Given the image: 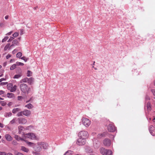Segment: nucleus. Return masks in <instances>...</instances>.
I'll return each mask as SVG.
<instances>
[{
    "instance_id": "obj_11",
    "label": "nucleus",
    "mask_w": 155,
    "mask_h": 155,
    "mask_svg": "<svg viewBox=\"0 0 155 155\" xmlns=\"http://www.w3.org/2000/svg\"><path fill=\"white\" fill-rule=\"evenodd\" d=\"M41 144L42 149H46L48 148V144L44 142H40L39 143Z\"/></svg>"
},
{
    "instance_id": "obj_47",
    "label": "nucleus",
    "mask_w": 155,
    "mask_h": 155,
    "mask_svg": "<svg viewBox=\"0 0 155 155\" xmlns=\"http://www.w3.org/2000/svg\"><path fill=\"white\" fill-rule=\"evenodd\" d=\"M11 57V55L10 54H8L6 56V58L7 59H8L9 58Z\"/></svg>"
},
{
    "instance_id": "obj_3",
    "label": "nucleus",
    "mask_w": 155,
    "mask_h": 155,
    "mask_svg": "<svg viewBox=\"0 0 155 155\" xmlns=\"http://www.w3.org/2000/svg\"><path fill=\"white\" fill-rule=\"evenodd\" d=\"M100 153L103 155H112V151L110 150L105 149L103 147L100 149Z\"/></svg>"
},
{
    "instance_id": "obj_2",
    "label": "nucleus",
    "mask_w": 155,
    "mask_h": 155,
    "mask_svg": "<svg viewBox=\"0 0 155 155\" xmlns=\"http://www.w3.org/2000/svg\"><path fill=\"white\" fill-rule=\"evenodd\" d=\"M24 137L26 140L27 139H30L31 140H39V138L36 136L35 134L33 133H28L24 134Z\"/></svg>"
},
{
    "instance_id": "obj_8",
    "label": "nucleus",
    "mask_w": 155,
    "mask_h": 155,
    "mask_svg": "<svg viewBox=\"0 0 155 155\" xmlns=\"http://www.w3.org/2000/svg\"><path fill=\"white\" fill-rule=\"evenodd\" d=\"M8 89L10 90L11 92H14L16 90L17 86L16 85L13 86L12 84H9L7 85Z\"/></svg>"
},
{
    "instance_id": "obj_35",
    "label": "nucleus",
    "mask_w": 155,
    "mask_h": 155,
    "mask_svg": "<svg viewBox=\"0 0 155 155\" xmlns=\"http://www.w3.org/2000/svg\"><path fill=\"white\" fill-rule=\"evenodd\" d=\"M16 121V118H14L12 120H11L10 123L11 124H13L15 123Z\"/></svg>"
},
{
    "instance_id": "obj_38",
    "label": "nucleus",
    "mask_w": 155,
    "mask_h": 155,
    "mask_svg": "<svg viewBox=\"0 0 155 155\" xmlns=\"http://www.w3.org/2000/svg\"><path fill=\"white\" fill-rule=\"evenodd\" d=\"M0 104L2 106H5L6 104V103L4 101H0Z\"/></svg>"
},
{
    "instance_id": "obj_10",
    "label": "nucleus",
    "mask_w": 155,
    "mask_h": 155,
    "mask_svg": "<svg viewBox=\"0 0 155 155\" xmlns=\"http://www.w3.org/2000/svg\"><path fill=\"white\" fill-rule=\"evenodd\" d=\"M17 120L18 123L19 124H24L27 122V119L24 118H18Z\"/></svg>"
},
{
    "instance_id": "obj_4",
    "label": "nucleus",
    "mask_w": 155,
    "mask_h": 155,
    "mask_svg": "<svg viewBox=\"0 0 155 155\" xmlns=\"http://www.w3.org/2000/svg\"><path fill=\"white\" fill-rule=\"evenodd\" d=\"M31 114V111L29 110L25 109L23 111L19 112L17 115L18 117L22 116L23 115L29 117Z\"/></svg>"
},
{
    "instance_id": "obj_34",
    "label": "nucleus",
    "mask_w": 155,
    "mask_h": 155,
    "mask_svg": "<svg viewBox=\"0 0 155 155\" xmlns=\"http://www.w3.org/2000/svg\"><path fill=\"white\" fill-rule=\"evenodd\" d=\"M22 53L21 52H19L16 54V57L17 58H20L22 56Z\"/></svg>"
},
{
    "instance_id": "obj_59",
    "label": "nucleus",
    "mask_w": 155,
    "mask_h": 155,
    "mask_svg": "<svg viewBox=\"0 0 155 155\" xmlns=\"http://www.w3.org/2000/svg\"><path fill=\"white\" fill-rule=\"evenodd\" d=\"M2 108L1 107H0V111L2 110Z\"/></svg>"
},
{
    "instance_id": "obj_61",
    "label": "nucleus",
    "mask_w": 155,
    "mask_h": 155,
    "mask_svg": "<svg viewBox=\"0 0 155 155\" xmlns=\"http://www.w3.org/2000/svg\"><path fill=\"white\" fill-rule=\"evenodd\" d=\"M13 143H16V141H13Z\"/></svg>"
},
{
    "instance_id": "obj_63",
    "label": "nucleus",
    "mask_w": 155,
    "mask_h": 155,
    "mask_svg": "<svg viewBox=\"0 0 155 155\" xmlns=\"http://www.w3.org/2000/svg\"><path fill=\"white\" fill-rule=\"evenodd\" d=\"M6 77V79L8 78V77H7V75H6L5 76V77Z\"/></svg>"
},
{
    "instance_id": "obj_43",
    "label": "nucleus",
    "mask_w": 155,
    "mask_h": 155,
    "mask_svg": "<svg viewBox=\"0 0 155 155\" xmlns=\"http://www.w3.org/2000/svg\"><path fill=\"white\" fill-rule=\"evenodd\" d=\"M14 39V38L13 37H10L9 40L8 41V42H10L12 41Z\"/></svg>"
},
{
    "instance_id": "obj_12",
    "label": "nucleus",
    "mask_w": 155,
    "mask_h": 155,
    "mask_svg": "<svg viewBox=\"0 0 155 155\" xmlns=\"http://www.w3.org/2000/svg\"><path fill=\"white\" fill-rule=\"evenodd\" d=\"M108 130L110 132H113L116 130L115 127L112 124H110L107 127Z\"/></svg>"
},
{
    "instance_id": "obj_32",
    "label": "nucleus",
    "mask_w": 155,
    "mask_h": 155,
    "mask_svg": "<svg viewBox=\"0 0 155 155\" xmlns=\"http://www.w3.org/2000/svg\"><path fill=\"white\" fill-rule=\"evenodd\" d=\"M16 66V64H13L12 66H11L10 68V70H13L14 69H15Z\"/></svg>"
},
{
    "instance_id": "obj_33",
    "label": "nucleus",
    "mask_w": 155,
    "mask_h": 155,
    "mask_svg": "<svg viewBox=\"0 0 155 155\" xmlns=\"http://www.w3.org/2000/svg\"><path fill=\"white\" fill-rule=\"evenodd\" d=\"M19 35V33L18 32H16L14 33L12 35V36L13 38H16Z\"/></svg>"
},
{
    "instance_id": "obj_46",
    "label": "nucleus",
    "mask_w": 155,
    "mask_h": 155,
    "mask_svg": "<svg viewBox=\"0 0 155 155\" xmlns=\"http://www.w3.org/2000/svg\"><path fill=\"white\" fill-rule=\"evenodd\" d=\"M6 77L5 78H2L0 79V82H1L2 81H5L6 80Z\"/></svg>"
},
{
    "instance_id": "obj_37",
    "label": "nucleus",
    "mask_w": 155,
    "mask_h": 155,
    "mask_svg": "<svg viewBox=\"0 0 155 155\" xmlns=\"http://www.w3.org/2000/svg\"><path fill=\"white\" fill-rule=\"evenodd\" d=\"M8 38V36H5L4 38L2 40V42H4L6 41L7 39Z\"/></svg>"
},
{
    "instance_id": "obj_13",
    "label": "nucleus",
    "mask_w": 155,
    "mask_h": 155,
    "mask_svg": "<svg viewBox=\"0 0 155 155\" xmlns=\"http://www.w3.org/2000/svg\"><path fill=\"white\" fill-rule=\"evenodd\" d=\"M111 143V140L109 139H106L103 141V144L105 146H110Z\"/></svg>"
},
{
    "instance_id": "obj_29",
    "label": "nucleus",
    "mask_w": 155,
    "mask_h": 155,
    "mask_svg": "<svg viewBox=\"0 0 155 155\" xmlns=\"http://www.w3.org/2000/svg\"><path fill=\"white\" fill-rule=\"evenodd\" d=\"M72 154V151L71 150H68L67 151L64 155H71Z\"/></svg>"
},
{
    "instance_id": "obj_17",
    "label": "nucleus",
    "mask_w": 155,
    "mask_h": 155,
    "mask_svg": "<svg viewBox=\"0 0 155 155\" xmlns=\"http://www.w3.org/2000/svg\"><path fill=\"white\" fill-rule=\"evenodd\" d=\"M5 138L8 141H11L12 140V137L9 134H6L5 135Z\"/></svg>"
},
{
    "instance_id": "obj_31",
    "label": "nucleus",
    "mask_w": 155,
    "mask_h": 155,
    "mask_svg": "<svg viewBox=\"0 0 155 155\" xmlns=\"http://www.w3.org/2000/svg\"><path fill=\"white\" fill-rule=\"evenodd\" d=\"M32 72L31 71L28 70L27 72V76L28 77H30L32 76Z\"/></svg>"
},
{
    "instance_id": "obj_36",
    "label": "nucleus",
    "mask_w": 155,
    "mask_h": 155,
    "mask_svg": "<svg viewBox=\"0 0 155 155\" xmlns=\"http://www.w3.org/2000/svg\"><path fill=\"white\" fill-rule=\"evenodd\" d=\"M20 58L22 60H24L25 62H26L28 59V58H27L25 57H23Z\"/></svg>"
},
{
    "instance_id": "obj_1",
    "label": "nucleus",
    "mask_w": 155,
    "mask_h": 155,
    "mask_svg": "<svg viewBox=\"0 0 155 155\" xmlns=\"http://www.w3.org/2000/svg\"><path fill=\"white\" fill-rule=\"evenodd\" d=\"M21 91L24 93L29 94L31 91V88L26 84H21L20 85Z\"/></svg>"
},
{
    "instance_id": "obj_18",
    "label": "nucleus",
    "mask_w": 155,
    "mask_h": 155,
    "mask_svg": "<svg viewBox=\"0 0 155 155\" xmlns=\"http://www.w3.org/2000/svg\"><path fill=\"white\" fill-rule=\"evenodd\" d=\"M18 133L19 134H21L22 131L25 130V128L22 126H20L18 127Z\"/></svg>"
},
{
    "instance_id": "obj_25",
    "label": "nucleus",
    "mask_w": 155,
    "mask_h": 155,
    "mask_svg": "<svg viewBox=\"0 0 155 155\" xmlns=\"http://www.w3.org/2000/svg\"><path fill=\"white\" fill-rule=\"evenodd\" d=\"M12 115V113L11 112L8 113H5V114L4 116L5 117H11Z\"/></svg>"
},
{
    "instance_id": "obj_50",
    "label": "nucleus",
    "mask_w": 155,
    "mask_h": 155,
    "mask_svg": "<svg viewBox=\"0 0 155 155\" xmlns=\"http://www.w3.org/2000/svg\"><path fill=\"white\" fill-rule=\"evenodd\" d=\"M18 100H20L22 98V97L21 96H18Z\"/></svg>"
},
{
    "instance_id": "obj_45",
    "label": "nucleus",
    "mask_w": 155,
    "mask_h": 155,
    "mask_svg": "<svg viewBox=\"0 0 155 155\" xmlns=\"http://www.w3.org/2000/svg\"><path fill=\"white\" fill-rule=\"evenodd\" d=\"M151 92L153 94V95L155 96V89H152L151 90Z\"/></svg>"
},
{
    "instance_id": "obj_55",
    "label": "nucleus",
    "mask_w": 155,
    "mask_h": 155,
    "mask_svg": "<svg viewBox=\"0 0 155 155\" xmlns=\"http://www.w3.org/2000/svg\"><path fill=\"white\" fill-rule=\"evenodd\" d=\"M8 18V15H6L5 17V19H7Z\"/></svg>"
},
{
    "instance_id": "obj_7",
    "label": "nucleus",
    "mask_w": 155,
    "mask_h": 155,
    "mask_svg": "<svg viewBox=\"0 0 155 155\" xmlns=\"http://www.w3.org/2000/svg\"><path fill=\"white\" fill-rule=\"evenodd\" d=\"M86 142V140L84 138L79 137V138L77 140L76 143L79 146H82L84 145Z\"/></svg>"
},
{
    "instance_id": "obj_56",
    "label": "nucleus",
    "mask_w": 155,
    "mask_h": 155,
    "mask_svg": "<svg viewBox=\"0 0 155 155\" xmlns=\"http://www.w3.org/2000/svg\"><path fill=\"white\" fill-rule=\"evenodd\" d=\"M12 102H9V103H8V105L9 106H11V105H12Z\"/></svg>"
},
{
    "instance_id": "obj_24",
    "label": "nucleus",
    "mask_w": 155,
    "mask_h": 155,
    "mask_svg": "<svg viewBox=\"0 0 155 155\" xmlns=\"http://www.w3.org/2000/svg\"><path fill=\"white\" fill-rule=\"evenodd\" d=\"M25 107L28 109H31L34 107L31 104H29L25 106Z\"/></svg>"
},
{
    "instance_id": "obj_54",
    "label": "nucleus",
    "mask_w": 155,
    "mask_h": 155,
    "mask_svg": "<svg viewBox=\"0 0 155 155\" xmlns=\"http://www.w3.org/2000/svg\"><path fill=\"white\" fill-rule=\"evenodd\" d=\"M6 65H7V63L6 62H4L3 64V66L4 67H5Z\"/></svg>"
},
{
    "instance_id": "obj_53",
    "label": "nucleus",
    "mask_w": 155,
    "mask_h": 155,
    "mask_svg": "<svg viewBox=\"0 0 155 155\" xmlns=\"http://www.w3.org/2000/svg\"><path fill=\"white\" fill-rule=\"evenodd\" d=\"M4 25L3 23H1L0 24V26L1 27H2L4 26Z\"/></svg>"
},
{
    "instance_id": "obj_41",
    "label": "nucleus",
    "mask_w": 155,
    "mask_h": 155,
    "mask_svg": "<svg viewBox=\"0 0 155 155\" xmlns=\"http://www.w3.org/2000/svg\"><path fill=\"white\" fill-rule=\"evenodd\" d=\"M20 35H22L23 34L24 30L23 29H21L20 30Z\"/></svg>"
},
{
    "instance_id": "obj_30",
    "label": "nucleus",
    "mask_w": 155,
    "mask_h": 155,
    "mask_svg": "<svg viewBox=\"0 0 155 155\" xmlns=\"http://www.w3.org/2000/svg\"><path fill=\"white\" fill-rule=\"evenodd\" d=\"M10 44L9 43L7 44L5 47L4 50L5 51L7 50L8 49L10 48Z\"/></svg>"
},
{
    "instance_id": "obj_23",
    "label": "nucleus",
    "mask_w": 155,
    "mask_h": 155,
    "mask_svg": "<svg viewBox=\"0 0 155 155\" xmlns=\"http://www.w3.org/2000/svg\"><path fill=\"white\" fill-rule=\"evenodd\" d=\"M28 81L27 82L29 84H31L33 83L34 81V79L32 78H28Z\"/></svg>"
},
{
    "instance_id": "obj_27",
    "label": "nucleus",
    "mask_w": 155,
    "mask_h": 155,
    "mask_svg": "<svg viewBox=\"0 0 155 155\" xmlns=\"http://www.w3.org/2000/svg\"><path fill=\"white\" fill-rule=\"evenodd\" d=\"M20 110V109L19 108H16L13 109L12 110V112L13 114H15L17 112Z\"/></svg>"
},
{
    "instance_id": "obj_44",
    "label": "nucleus",
    "mask_w": 155,
    "mask_h": 155,
    "mask_svg": "<svg viewBox=\"0 0 155 155\" xmlns=\"http://www.w3.org/2000/svg\"><path fill=\"white\" fill-rule=\"evenodd\" d=\"M6 154L5 152H0V155H6Z\"/></svg>"
},
{
    "instance_id": "obj_52",
    "label": "nucleus",
    "mask_w": 155,
    "mask_h": 155,
    "mask_svg": "<svg viewBox=\"0 0 155 155\" xmlns=\"http://www.w3.org/2000/svg\"><path fill=\"white\" fill-rule=\"evenodd\" d=\"M16 52V49H15L12 52V53L13 54H14Z\"/></svg>"
},
{
    "instance_id": "obj_22",
    "label": "nucleus",
    "mask_w": 155,
    "mask_h": 155,
    "mask_svg": "<svg viewBox=\"0 0 155 155\" xmlns=\"http://www.w3.org/2000/svg\"><path fill=\"white\" fill-rule=\"evenodd\" d=\"M7 97L9 98H12L14 97V95L12 93H8L7 94Z\"/></svg>"
},
{
    "instance_id": "obj_9",
    "label": "nucleus",
    "mask_w": 155,
    "mask_h": 155,
    "mask_svg": "<svg viewBox=\"0 0 155 155\" xmlns=\"http://www.w3.org/2000/svg\"><path fill=\"white\" fill-rule=\"evenodd\" d=\"M39 143L40 142H38L36 144H35L34 148V150L37 152H40L42 150L41 144H39Z\"/></svg>"
},
{
    "instance_id": "obj_62",
    "label": "nucleus",
    "mask_w": 155,
    "mask_h": 155,
    "mask_svg": "<svg viewBox=\"0 0 155 155\" xmlns=\"http://www.w3.org/2000/svg\"><path fill=\"white\" fill-rule=\"evenodd\" d=\"M3 75V74H2L1 75H0V77L2 76Z\"/></svg>"
},
{
    "instance_id": "obj_15",
    "label": "nucleus",
    "mask_w": 155,
    "mask_h": 155,
    "mask_svg": "<svg viewBox=\"0 0 155 155\" xmlns=\"http://www.w3.org/2000/svg\"><path fill=\"white\" fill-rule=\"evenodd\" d=\"M22 76V71L21 69H20L18 74H15L13 77L14 79H18Z\"/></svg>"
},
{
    "instance_id": "obj_48",
    "label": "nucleus",
    "mask_w": 155,
    "mask_h": 155,
    "mask_svg": "<svg viewBox=\"0 0 155 155\" xmlns=\"http://www.w3.org/2000/svg\"><path fill=\"white\" fill-rule=\"evenodd\" d=\"M13 32V31H10V32H8V33H7L6 34V35H11V34Z\"/></svg>"
},
{
    "instance_id": "obj_42",
    "label": "nucleus",
    "mask_w": 155,
    "mask_h": 155,
    "mask_svg": "<svg viewBox=\"0 0 155 155\" xmlns=\"http://www.w3.org/2000/svg\"><path fill=\"white\" fill-rule=\"evenodd\" d=\"M5 127L6 130H11V128L8 125H6L5 126Z\"/></svg>"
},
{
    "instance_id": "obj_26",
    "label": "nucleus",
    "mask_w": 155,
    "mask_h": 155,
    "mask_svg": "<svg viewBox=\"0 0 155 155\" xmlns=\"http://www.w3.org/2000/svg\"><path fill=\"white\" fill-rule=\"evenodd\" d=\"M147 110L148 111H150L151 110V107L150 104L149 102H148L147 104Z\"/></svg>"
},
{
    "instance_id": "obj_20",
    "label": "nucleus",
    "mask_w": 155,
    "mask_h": 155,
    "mask_svg": "<svg viewBox=\"0 0 155 155\" xmlns=\"http://www.w3.org/2000/svg\"><path fill=\"white\" fill-rule=\"evenodd\" d=\"M21 150L26 153H28L29 151V149L28 148L23 146L21 147Z\"/></svg>"
},
{
    "instance_id": "obj_40",
    "label": "nucleus",
    "mask_w": 155,
    "mask_h": 155,
    "mask_svg": "<svg viewBox=\"0 0 155 155\" xmlns=\"http://www.w3.org/2000/svg\"><path fill=\"white\" fill-rule=\"evenodd\" d=\"M5 93V92L2 90H0V95L3 97V95Z\"/></svg>"
},
{
    "instance_id": "obj_57",
    "label": "nucleus",
    "mask_w": 155,
    "mask_h": 155,
    "mask_svg": "<svg viewBox=\"0 0 155 155\" xmlns=\"http://www.w3.org/2000/svg\"><path fill=\"white\" fill-rule=\"evenodd\" d=\"M7 155H13L11 153H8L7 154Z\"/></svg>"
},
{
    "instance_id": "obj_14",
    "label": "nucleus",
    "mask_w": 155,
    "mask_h": 155,
    "mask_svg": "<svg viewBox=\"0 0 155 155\" xmlns=\"http://www.w3.org/2000/svg\"><path fill=\"white\" fill-rule=\"evenodd\" d=\"M27 144V145L29 146V147H32L33 148H34V147L35 146V143L28 141L27 140H26L25 139L24 141Z\"/></svg>"
},
{
    "instance_id": "obj_28",
    "label": "nucleus",
    "mask_w": 155,
    "mask_h": 155,
    "mask_svg": "<svg viewBox=\"0 0 155 155\" xmlns=\"http://www.w3.org/2000/svg\"><path fill=\"white\" fill-rule=\"evenodd\" d=\"M28 78H23V79L21 80L20 81V82L21 83L27 82L28 81Z\"/></svg>"
},
{
    "instance_id": "obj_5",
    "label": "nucleus",
    "mask_w": 155,
    "mask_h": 155,
    "mask_svg": "<svg viewBox=\"0 0 155 155\" xmlns=\"http://www.w3.org/2000/svg\"><path fill=\"white\" fill-rule=\"evenodd\" d=\"M81 123L85 127H88L90 125L91 121L88 118L83 117L81 119Z\"/></svg>"
},
{
    "instance_id": "obj_64",
    "label": "nucleus",
    "mask_w": 155,
    "mask_h": 155,
    "mask_svg": "<svg viewBox=\"0 0 155 155\" xmlns=\"http://www.w3.org/2000/svg\"><path fill=\"white\" fill-rule=\"evenodd\" d=\"M2 66L0 65V69L2 68Z\"/></svg>"
},
{
    "instance_id": "obj_39",
    "label": "nucleus",
    "mask_w": 155,
    "mask_h": 155,
    "mask_svg": "<svg viewBox=\"0 0 155 155\" xmlns=\"http://www.w3.org/2000/svg\"><path fill=\"white\" fill-rule=\"evenodd\" d=\"M16 65H18V66H19V65L23 66L24 64L23 63H21V62H17L16 63Z\"/></svg>"
},
{
    "instance_id": "obj_6",
    "label": "nucleus",
    "mask_w": 155,
    "mask_h": 155,
    "mask_svg": "<svg viewBox=\"0 0 155 155\" xmlns=\"http://www.w3.org/2000/svg\"><path fill=\"white\" fill-rule=\"evenodd\" d=\"M78 137L84 138L85 139L87 138L89 136L88 132L86 131L82 130L80 131L78 134Z\"/></svg>"
},
{
    "instance_id": "obj_51",
    "label": "nucleus",
    "mask_w": 155,
    "mask_h": 155,
    "mask_svg": "<svg viewBox=\"0 0 155 155\" xmlns=\"http://www.w3.org/2000/svg\"><path fill=\"white\" fill-rule=\"evenodd\" d=\"M149 99H150L149 97L148 96H147L146 97H145V100H149Z\"/></svg>"
},
{
    "instance_id": "obj_16",
    "label": "nucleus",
    "mask_w": 155,
    "mask_h": 155,
    "mask_svg": "<svg viewBox=\"0 0 155 155\" xmlns=\"http://www.w3.org/2000/svg\"><path fill=\"white\" fill-rule=\"evenodd\" d=\"M14 138L16 140L18 141L20 140L24 141L25 139H24V135H23L22 137H21L18 135H15Z\"/></svg>"
},
{
    "instance_id": "obj_58",
    "label": "nucleus",
    "mask_w": 155,
    "mask_h": 155,
    "mask_svg": "<svg viewBox=\"0 0 155 155\" xmlns=\"http://www.w3.org/2000/svg\"><path fill=\"white\" fill-rule=\"evenodd\" d=\"M31 98L30 99L29 101H26V103H27V102H29V101H30L31 100Z\"/></svg>"
},
{
    "instance_id": "obj_21",
    "label": "nucleus",
    "mask_w": 155,
    "mask_h": 155,
    "mask_svg": "<svg viewBox=\"0 0 155 155\" xmlns=\"http://www.w3.org/2000/svg\"><path fill=\"white\" fill-rule=\"evenodd\" d=\"M18 42L17 40H15L12 41V44L10 46V47H12L14 45H18Z\"/></svg>"
},
{
    "instance_id": "obj_49",
    "label": "nucleus",
    "mask_w": 155,
    "mask_h": 155,
    "mask_svg": "<svg viewBox=\"0 0 155 155\" xmlns=\"http://www.w3.org/2000/svg\"><path fill=\"white\" fill-rule=\"evenodd\" d=\"M4 127V125L2 124L0 122V127L1 128H3Z\"/></svg>"
},
{
    "instance_id": "obj_19",
    "label": "nucleus",
    "mask_w": 155,
    "mask_h": 155,
    "mask_svg": "<svg viewBox=\"0 0 155 155\" xmlns=\"http://www.w3.org/2000/svg\"><path fill=\"white\" fill-rule=\"evenodd\" d=\"M153 127L152 126H150L149 127V130L152 136H154L155 135V132L154 131H152V129L153 128Z\"/></svg>"
},
{
    "instance_id": "obj_60",
    "label": "nucleus",
    "mask_w": 155,
    "mask_h": 155,
    "mask_svg": "<svg viewBox=\"0 0 155 155\" xmlns=\"http://www.w3.org/2000/svg\"><path fill=\"white\" fill-rule=\"evenodd\" d=\"M3 98H1L0 97V100H3Z\"/></svg>"
}]
</instances>
